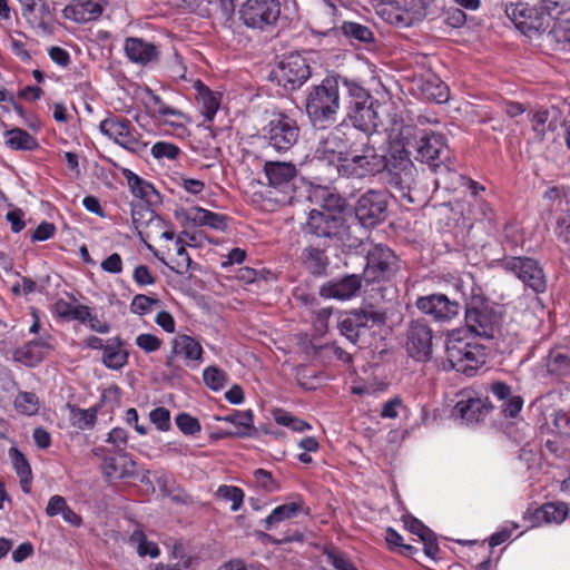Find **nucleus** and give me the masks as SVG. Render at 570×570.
Wrapping results in <instances>:
<instances>
[{
  "label": "nucleus",
  "instance_id": "obj_46",
  "mask_svg": "<svg viewBox=\"0 0 570 570\" xmlns=\"http://www.w3.org/2000/svg\"><path fill=\"white\" fill-rule=\"evenodd\" d=\"M153 205H132L131 206V219L136 229L142 226H147L154 220H159L158 215L151 208ZM138 235L142 238V233L138 230Z\"/></svg>",
  "mask_w": 570,
  "mask_h": 570
},
{
  "label": "nucleus",
  "instance_id": "obj_62",
  "mask_svg": "<svg viewBox=\"0 0 570 570\" xmlns=\"http://www.w3.org/2000/svg\"><path fill=\"white\" fill-rule=\"evenodd\" d=\"M523 399L521 395H511L502 403V413L505 417L514 419L521 412Z\"/></svg>",
  "mask_w": 570,
  "mask_h": 570
},
{
  "label": "nucleus",
  "instance_id": "obj_52",
  "mask_svg": "<svg viewBox=\"0 0 570 570\" xmlns=\"http://www.w3.org/2000/svg\"><path fill=\"white\" fill-rule=\"evenodd\" d=\"M338 330L342 335H344L352 343H356L362 334L361 328L357 325V322L354 320V316L351 313H346L344 317L341 318L338 323Z\"/></svg>",
  "mask_w": 570,
  "mask_h": 570
},
{
  "label": "nucleus",
  "instance_id": "obj_55",
  "mask_svg": "<svg viewBox=\"0 0 570 570\" xmlns=\"http://www.w3.org/2000/svg\"><path fill=\"white\" fill-rule=\"evenodd\" d=\"M326 561L335 570H357L347 556L338 550L332 549L325 551Z\"/></svg>",
  "mask_w": 570,
  "mask_h": 570
},
{
  "label": "nucleus",
  "instance_id": "obj_4",
  "mask_svg": "<svg viewBox=\"0 0 570 570\" xmlns=\"http://www.w3.org/2000/svg\"><path fill=\"white\" fill-rule=\"evenodd\" d=\"M446 355L451 368L466 376H474L487 362L485 347L475 338L452 334L446 342Z\"/></svg>",
  "mask_w": 570,
  "mask_h": 570
},
{
  "label": "nucleus",
  "instance_id": "obj_18",
  "mask_svg": "<svg viewBox=\"0 0 570 570\" xmlns=\"http://www.w3.org/2000/svg\"><path fill=\"white\" fill-rule=\"evenodd\" d=\"M348 226L344 216H334L326 212L313 209L309 212L306 230L318 238L342 242L347 234Z\"/></svg>",
  "mask_w": 570,
  "mask_h": 570
},
{
  "label": "nucleus",
  "instance_id": "obj_10",
  "mask_svg": "<svg viewBox=\"0 0 570 570\" xmlns=\"http://www.w3.org/2000/svg\"><path fill=\"white\" fill-rule=\"evenodd\" d=\"M389 23L407 28L424 20L434 0H381Z\"/></svg>",
  "mask_w": 570,
  "mask_h": 570
},
{
  "label": "nucleus",
  "instance_id": "obj_2",
  "mask_svg": "<svg viewBox=\"0 0 570 570\" xmlns=\"http://www.w3.org/2000/svg\"><path fill=\"white\" fill-rule=\"evenodd\" d=\"M379 107L370 91L355 79L350 83L347 96L346 118L352 122L353 128L360 134H366L370 138L377 130L381 119L376 108Z\"/></svg>",
  "mask_w": 570,
  "mask_h": 570
},
{
  "label": "nucleus",
  "instance_id": "obj_33",
  "mask_svg": "<svg viewBox=\"0 0 570 570\" xmlns=\"http://www.w3.org/2000/svg\"><path fill=\"white\" fill-rule=\"evenodd\" d=\"M124 342L119 336L108 338L102 352L101 363L109 370L119 371L127 363L129 354L122 348Z\"/></svg>",
  "mask_w": 570,
  "mask_h": 570
},
{
  "label": "nucleus",
  "instance_id": "obj_48",
  "mask_svg": "<svg viewBox=\"0 0 570 570\" xmlns=\"http://www.w3.org/2000/svg\"><path fill=\"white\" fill-rule=\"evenodd\" d=\"M14 409L26 415H33L39 411V399L32 392H20L14 399Z\"/></svg>",
  "mask_w": 570,
  "mask_h": 570
},
{
  "label": "nucleus",
  "instance_id": "obj_14",
  "mask_svg": "<svg viewBox=\"0 0 570 570\" xmlns=\"http://www.w3.org/2000/svg\"><path fill=\"white\" fill-rule=\"evenodd\" d=\"M387 207V191L370 189L358 197L354 213L363 227L374 228L386 219Z\"/></svg>",
  "mask_w": 570,
  "mask_h": 570
},
{
  "label": "nucleus",
  "instance_id": "obj_24",
  "mask_svg": "<svg viewBox=\"0 0 570 570\" xmlns=\"http://www.w3.org/2000/svg\"><path fill=\"white\" fill-rule=\"evenodd\" d=\"M122 176L127 180L132 196L142 202L140 205H154L160 200V195L151 183L128 168L122 169Z\"/></svg>",
  "mask_w": 570,
  "mask_h": 570
},
{
  "label": "nucleus",
  "instance_id": "obj_1",
  "mask_svg": "<svg viewBox=\"0 0 570 570\" xmlns=\"http://www.w3.org/2000/svg\"><path fill=\"white\" fill-rule=\"evenodd\" d=\"M354 79L337 72L327 73L320 83L306 90L304 107L311 125L325 129L334 125L341 109V90L348 96Z\"/></svg>",
  "mask_w": 570,
  "mask_h": 570
},
{
  "label": "nucleus",
  "instance_id": "obj_7",
  "mask_svg": "<svg viewBox=\"0 0 570 570\" xmlns=\"http://www.w3.org/2000/svg\"><path fill=\"white\" fill-rule=\"evenodd\" d=\"M466 328L480 337H493L494 313L480 287L473 286L465 301Z\"/></svg>",
  "mask_w": 570,
  "mask_h": 570
},
{
  "label": "nucleus",
  "instance_id": "obj_25",
  "mask_svg": "<svg viewBox=\"0 0 570 570\" xmlns=\"http://www.w3.org/2000/svg\"><path fill=\"white\" fill-rule=\"evenodd\" d=\"M173 354L184 358L186 365L199 364L204 350L198 341L187 334H178L170 342Z\"/></svg>",
  "mask_w": 570,
  "mask_h": 570
},
{
  "label": "nucleus",
  "instance_id": "obj_36",
  "mask_svg": "<svg viewBox=\"0 0 570 570\" xmlns=\"http://www.w3.org/2000/svg\"><path fill=\"white\" fill-rule=\"evenodd\" d=\"M194 88L200 114L207 121H213L219 108V98L200 80L194 83Z\"/></svg>",
  "mask_w": 570,
  "mask_h": 570
},
{
  "label": "nucleus",
  "instance_id": "obj_9",
  "mask_svg": "<svg viewBox=\"0 0 570 570\" xmlns=\"http://www.w3.org/2000/svg\"><path fill=\"white\" fill-rule=\"evenodd\" d=\"M261 132L269 147L277 153H286L298 141L299 127L292 117L277 112L273 114Z\"/></svg>",
  "mask_w": 570,
  "mask_h": 570
},
{
  "label": "nucleus",
  "instance_id": "obj_32",
  "mask_svg": "<svg viewBox=\"0 0 570 570\" xmlns=\"http://www.w3.org/2000/svg\"><path fill=\"white\" fill-rule=\"evenodd\" d=\"M350 313L354 316L362 332L373 327H381L386 322L385 311L370 303H363L358 308H354Z\"/></svg>",
  "mask_w": 570,
  "mask_h": 570
},
{
  "label": "nucleus",
  "instance_id": "obj_21",
  "mask_svg": "<svg viewBox=\"0 0 570 570\" xmlns=\"http://www.w3.org/2000/svg\"><path fill=\"white\" fill-rule=\"evenodd\" d=\"M548 18L554 20L549 37L558 45L570 43V0H543Z\"/></svg>",
  "mask_w": 570,
  "mask_h": 570
},
{
  "label": "nucleus",
  "instance_id": "obj_59",
  "mask_svg": "<svg viewBox=\"0 0 570 570\" xmlns=\"http://www.w3.org/2000/svg\"><path fill=\"white\" fill-rule=\"evenodd\" d=\"M176 245H177V256L179 257V259L176 262V267H171V269L176 274L183 275L189 271L193 261L189 257V255L183 244V240L179 237L176 239Z\"/></svg>",
  "mask_w": 570,
  "mask_h": 570
},
{
  "label": "nucleus",
  "instance_id": "obj_56",
  "mask_svg": "<svg viewBox=\"0 0 570 570\" xmlns=\"http://www.w3.org/2000/svg\"><path fill=\"white\" fill-rule=\"evenodd\" d=\"M255 484L265 492L273 493L279 490L278 483L272 476V473L265 469H256L253 472Z\"/></svg>",
  "mask_w": 570,
  "mask_h": 570
},
{
  "label": "nucleus",
  "instance_id": "obj_39",
  "mask_svg": "<svg viewBox=\"0 0 570 570\" xmlns=\"http://www.w3.org/2000/svg\"><path fill=\"white\" fill-rule=\"evenodd\" d=\"M51 350V345L43 338H36L18 351L21 355L19 360L23 361L28 366H36L47 356Z\"/></svg>",
  "mask_w": 570,
  "mask_h": 570
},
{
  "label": "nucleus",
  "instance_id": "obj_63",
  "mask_svg": "<svg viewBox=\"0 0 570 570\" xmlns=\"http://www.w3.org/2000/svg\"><path fill=\"white\" fill-rule=\"evenodd\" d=\"M403 523H404V528L406 530H409L411 533L417 535L420 538V540L432 531L422 521H420L419 519H416L412 515L403 517Z\"/></svg>",
  "mask_w": 570,
  "mask_h": 570
},
{
  "label": "nucleus",
  "instance_id": "obj_29",
  "mask_svg": "<svg viewBox=\"0 0 570 570\" xmlns=\"http://www.w3.org/2000/svg\"><path fill=\"white\" fill-rule=\"evenodd\" d=\"M217 421L227 422L234 425L230 431L236 438H255L258 430L254 426V413L252 410H234L230 414L216 416Z\"/></svg>",
  "mask_w": 570,
  "mask_h": 570
},
{
  "label": "nucleus",
  "instance_id": "obj_58",
  "mask_svg": "<svg viewBox=\"0 0 570 570\" xmlns=\"http://www.w3.org/2000/svg\"><path fill=\"white\" fill-rule=\"evenodd\" d=\"M159 304L158 298L149 297L144 294H137L134 296L130 303V311L134 314L145 315L151 311L153 305Z\"/></svg>",
  "mask_w": 570,
  "mask_h": 570
},
{
  "label": "nucleus",
  "instance_id": "obj_20",
  "mask_svg": "<svg viewBox=\"0 0 570 570\" xmlns=\"http://www.w3.org/2000/svg\"><path fill=\"white\" fill-rule=\"evenodd\" d=\"M432 330L424 318L410 322L406 330V352L419 362H425L432 354Z\"/></svg>",
  "mask_w": 570,
  "mask_h": 570
},
{
  "label": "nucleus",
  "instance_id": "obj_41",
  "mask_svg": "<svg viewBox=\"0 0 570 570\" xmlns=\"http://www.w3.org/2000/svg\"><path fill=\"white\" fill-rule=\"evenodd\" d=\"M4 144L11 150L31 151L38 148V141L28 131L21 128L6 130Z\"/></svg>",
  "mask_w": 570,
  "mask_h": 570
},
{
  "label": "nucleus",
  "instance_id": "obj_11",
  "mask_svg": "<svg viewBox=\"0 0 570 570\" xmlns=\"http://www.w3.org/2000/svg\"><path fill=\"white\" fill-rule=\"evenodd\" d=\"M240 21L249 29L267 31L281 16L279 0H246L238 9Z\"/></svg>",
  "mask_w": 570,
  "mask_h": 570
},
{
  "label": "nucleus",
  "instance_id": "obj_3",
  "mask_svg": "<svg viewBox=\"0 0 570 570\" xmlns=\"http://www.w3.org/2000/svg\"><path fill=\"white\" fill-rule=\"evenodd\" d=\"M389 163L390 156L379 154L371 138L363 134L338 171L347 177L363 178L384 171Z\"/></svg>",
  "mask_w": 570,
  "mask_h": 570
},
{
  "label": "nucleus",
  "instance_id": "obj_51",
  "mask_svg": "<svg viewBox=\"0 0 570 570\" xmlns=\"http://www.w3.org/2000/svg\"><path fill=\"white\" fill-rule=\"evenodd\" d=\"M130 541L138 542L137 552L141 557L149 556L151 558H156L160 553L158 546L153 541H148L144 532L140 530H135L132 532Z\"/></svg>",
  "mask_w": 570,
  "mask_h": 570
},
{
  "label": "nucleus",
  "instance_id": "obj_34",
  "mask_svg": "<svg viewBox=\"0 0 570 570\" xmlns=\"http://www.w3.org/2000/svg\"><path fill=\"white\" fill-rule=\"evenodd\" d=\"M569 509L566 503L548 502L531 515V525L539 527L542 523H561L568 515Z\"/></svg>",
  "mask_w": 570,
  "mask_h": 570
},
{
  "label": "nucleus",
  "instance_id": "obj_23",
  "mask_svg": "<svg viewBox=\"0 0 570 570\" xmlns=\"http://www.w3.org/2000/svg\"><path fill=\"white\" fill-rule=\"evenodd\" d=\"M124 49L127 58L131 62L142 66L157 61L159 57L158 48L142 38H127L125 40Z\"/></svg>",
  "mask_w": 570,
  "mask_h": 570
},
{
  "label": "nucleus",
  "instance_id": "obj_27",
  "mask_svg": "<svg viewBox=\"0 0 570 570\" xmlns=\"http://www.w3.org/2000/svg\"><path fill=\"white\" fill-rule=\"evenodd\" d=\"M264 173L269 186L275 188L287 187L297 176L295 165L287 161H265Z\"/></svg>",
  "mask_w": 570,
  "mask_h": 570
},
{
  "label": "nucleus",
  "instance_id": "obj_47",
  "mask_svg": "<svg viewBox=\"0 0 570 570\" xmlns=\"http://www.w3.org/2000/svg\"><path fill=\"white\" fill-rule=\"evenodd\" d=\"M203 380L208 389L218 392L225 387L228 381V375L225 371L220 370L219 367L210 365L204 368Z\"/></svg>",
  "mask_w": 570,
  "mask_h": 570
},
{
  "label": "nucleus",
  "instance_id": "obj_6",
  "mask_svg": "<svg viewBox=\"0 0 570 570\" xmlns=\"http://www.w3.org/2000/svg\"><path fill=\"white\" fill-rule=\"evenodd\" d=\"M415 159L425 163L433 171L448 170L450 150L443 134L419 130L414 138Z\"/></svg>",
  "mask_w": 570,
  "mask_h": 570
},
{
  "label": "nucleus",
  "instance_id": "obj_19",
  "mask_svg": "<svg viewBox=\"0 0 570 570\" xmlns=\"http://www.w3.org/2000/svg\"><path fill=\"white\" fill-rule=\"evenodd\" d=\"M415 306L422 314L429 315L439 323L451 322L459 316L461 311L460 303L443 293L419 296Z\"/></svg>",
  "mask_w": 570,
  "mask_h": 570
},
{
  "label": "nucleus",
  "instance_id": "obj_44",
  "mask_svg": "<svg viewBox=\"0 0 570 570\" xmlns=\"http://www.w3.org/2000/svg\"><path fill=\"white\" fill-rule=\"evenodd\" d=\"M341 30L350 41H357L360 43L374 42L373 31L360 22L345 21L341 26Z\"/></svg>",
  "mask_w": 570,
  "mask_h": 570
},
{
  "label": "nucleus",
  "instance_id": "obj_17",
  "mask_svg": "<svg viewBox=\"0 0 570 570\" xmlns=\"http://www.w3.org/2000/svg\"><path fill=\"white\" fill-rule=\"evenodd\" d=\"M505 13L515 28L528 37L543 32L549 27L547 13L528 3H510L505 7Z\"/></svg>",
  "mask_w": 570,
  "mask_h": 570
},
{
  "label": "nucleus",
  "instance_id": "obj_42",
  "mask_svg": "<svg viewBox=\"0 0 570 570\" xmlns=\"http://www.w3.org/2000/svg\"><path fill=\"white\" fill-rule=\"evenodd\" d=\"M303 510V501H295L276 507L265 519L264 525L269 530L273 525L295 518Z\"/></svg>",
  "mask_w": 570,
  "mask_h": 570
},
{
  "label": "nucleus",
  "instance_id": "obj_13",
  "mask_svg": "<svg viewBox=\"0 0 570 570\" xmlns=\"http://www.w3.org/2000/svg\"><path fill=\"white\" fill-rule=\"evenodd\" d=\"M499 265L507 273L518 277L533 293L540 294L546 291V276L535 259L525 256H509L502 258Z\"/></svg>",
  "mask_w": 570,
  "mask_h": 570
},
{
  "label": "nucleus",
  "instance_id": "obj_60",
  "mask_svg": "<svg viewBox=\"0 0 570 570\" xmlns=\"http://www.w3.org/2000/svg\"><path fill=\"white\" fill-rule=\"evenodd\" d=\"M136 345L145 353H153L160 348L163 342L154 334L142 333L136 337Z\"/></svg>",
  "mask_w": 570,
  "mask_h": 570
},
{
  "label": "nucleus",
  "instance_id": "obj_8",
  "mask_svg": "<svg viewBox=\"0 0 570 570\" xmlns=\"http://www.w3.org/2000/svg\"><path fill=\"white\" fill-rule=\"evenodd\" d=\"M360 134L356 130H344L343 126L335 127L326 136L320 140L315 155L321 160L330 164L338 161L344 164L350 156V151L354 149L355 144L360 140Z\"/></svg>",
  "mask_w": 570,
  "mask_h": 570
},
{
  "label": "nucleus",
  "instance_id": "obj_35",
  "mask_svg": "<svg viewBox=\"0 0 570 570\" xmlns=\"http://www.w3.org/2000/svg\"><path fill=\"white\" fill-rule=\"evenodd\" d=\"M40 7L38 12L36 9L32 11V14L29 17H23V19L36 30H40L42 33L50 35L53 30V22L56 19V7L55 4H50L47 1H39Z\"/></svg>",
  "mask_w": 570,
  "mask_h": 570
},
{
  "label": "nucleus",
  "instance_id": "obj_26",
  "mask_svg": "<svg viewBox=\"0 0 570 570\" xmlns=\"http://www.w3.org/2000/svg\"><path fill=\"white\" fill-rule=\"evenodd\" d=\"M102 473L108 479H126L136 475V462L127 454L118 452L114 456H105Z\"/></svg>",
  "mask_w": 570,
  "mask_h": 570
},
{
  "label": "nucleus",
  "instance_id": "obj_57",
  "mask_svg": "<svg viewBox=\"0 0 570 570\" xmlns=\"http://www.w3.org/2000/svg\"><path fill=\"white\" fill-rule=\"evenodd\" d=\"M175 422L177 428L185 435H195L202 430L199 421L188 413H179L176 416Z\"/></svg>",
  "mask_w": 570,
  "mask_h": 570
},
{
  "label": "nucleus",
  "instance_id": "obj_37",
  "mask_svg": "<svg viewBox=\"0 0 570 570\" xmlns=\"http://www.w3.org/2000/svg\"><path fill=\"white\" fill-rule=\"evenodd\" d=\"M302 262L304 267L313 276H323L326 274L330 261L324 249L314 246H307L302 252Z\"/></svg>",
  "mask_w": 570,
  "mask_h": 570
},
{
  "label": "nucleus",
  "instance_id": "obj_31",
  "mask_svg": "<svg viewBox=\"0 0 570 570\" xmlns=\"http://www.w3.org/2000/svg\"><path fill=\"white\" fill-rule=\"evenodd\" d=\"M186 219L193 223L195 226H206L219 232H225L228 227L227 215L214 213L198 206L190 208L186 213Z\"/></svg>",
  "mask_w": 570,
  "mask_h": 570
},
{
  "label": "nucleus",
  "instance_id": "obj_53",
  "mask_svg": "<svg viewBox=\"0 0 570 570\" xmlns=\"http://www.w3.org/2000/svg\"><path fill=\"white\" fill-rule=\"evenodd\" d=\"M217 493L220 498L232 502L230 510L233 512L240 509L244 501V492L240 488L234 485H220Z\"/></svg>",
  "mask_w": 570,
  "mask_h": 570
},
{
  "label": "nucleus",
  "instance_id": "obj_28",
  "mask_svg": "<svg viewBox=\"0 0 570 570\" xmlns=\"http://www.w3.org/2000/svg\"><path fill=\"white\" fill-rule=\"evenodd\" d=\"M104 12L100 1L86 0L75 4H68L63 8L62 14L66 19L78 23H86L97 20Z\"/></svg>",
  "mask_w": 570,
  "mask_h": 570
},
{
  "label": "nucleus",
  "instance_id": "obj_43",
  "mask_svg": "<svg viewBox=\"0 0 570 570\" xmlns=\"http://www.w3.org/2000/svg\"><path fill=\"white\" fill-rule=\"evenodd\" d=\"M70 412V423L79 430L92 429L97 421L98 410L95 406L80 409L77 405L68 404Z\"/></svg>",
  "mask_w": 570,
  "mask_h": 570
},
{
  "label": "nucleus",
  "instance_id": "obj_45",
  "mask_svg": "<svg viewBox=\"0 0 570 570\" xmlns=\"http://www.w3.org/2000/svg\"><path fill=\"white\" fill-rule=\"evenodd\" d=\"M547 370L557 377L566 376L570 371V357L559 350L551 351L547 358Z\"/></svg>",
  "mask_w": 570,
  "mask_h": 570
},
{
  "label": "nucleus",
  "instance_id": "obj_12",
  "mask_svg": "<svg viewBox=\"0 0 570 570\" xmlns=\"http://www.w3.org/2000/svg\"><path fill=\"white\" fill-rule=\"evenodd\" d=\"M311 77V67L299 53H291L282 58L271 72V79L286 91L301 88Z\"/></svg>",
  "mask_w": 570,
  "mask_h": 570
},
{
  "label": "nucleus",
  "instance_id": "obj_49",
  "mask_svg": "<svg viewBox=\"0 0 570 570\" xmlns=\"http://www.w3.org/2000/svg\"><path fill=\"white\" fill-rule=\"evenodd\" d=\"M145 99L146 105L154 109V111L158 112L160 116H183V112L168 107L161 97L155 91H153L150 88L145 89Z\"/></svg>",
  "mask_w": 570,
  "mask_h": 570
},
{
  "label": "nucleus",
  "instance_id": "obj_15",
  "mask_svg": "<svg viewBox=\"0 0 570 570\" xmlns=\"http://www.w3.org/2000/svg\"><path fill=\"white\" fill-rule=\"evenodd\" d=\"M399 268L397 256L385 245L376 244L366 254L364 276L367 282L390 281Z\"/></svg>",
  "mask_w": 570,
  "mask_h": 570
},
{
  "label": "nucleus",
  "instance_id": "obj_30",
  "mask_svg": "<svg viewBox=\"0 0 570 570\" xmlns=\"http://www.w3.org/2000/svg\"><path fill=\"white\" fill-rule=\"evenodd\" d=\"M491 409L492 405L481 399H468L455 404L453 414L466 424H472L483 420Z\"/></svg>",
  "mask_w": 570,
  "mask_h": 570
},
{
  "label": "nucleus",
  "instance_id": "obj_22",
  "mask_svg": "<svg viewBox=\"0 0 570 570\" xmlns=\"http://www.w3.org/2000/svg\"><path fill=\"white\" fill-rule=\"evenodd\" d=\"M362 277L357 274H346L325 282L320 287V296L325 299L348 301L360 293Z\"/></svg>",
  "mask_w": 570,
  "mask_h": 570
},
{
  "label": "nucleus",
  "instance_id": "obj_40",
  "mask_svg": "<svg viewBox=\"0 0 570 570\" xmlns=\"http://www.w3.org/2000/svg\"><path fill=\"white\" fill-rule=\"evenodd\" d=\"M9 455L12 461L13 469L19 478L21 490L24 493H30L32 482V470L26 455L17 448L9 450Z\"/></svg>",
  "mask_w": 570,
  "mask_h": 570
},
{
  "label": "nucleus",
  "instance_id": "obj_38",
  "mask_svg": "<svg viewBox=\"0 0 570 570\" xmlns=\"http://www.w3.org/2000/svg\"><path fill=\"white\" fill-rule=\"evenodd\" d=\"M420 88L426 99L436 104H443L449 100L450 90L448 85L435 75H429L423 78Z\"/></svg>",
  "mask_w": 570,
  "mask_h": 570
},
{
  "label": "nucleus",
  "instance_id": "obj_50",
  "mask_svg": "<svg viewBox=\"0 0 570 570\" xmlns=\"http://www.w3.org/2000/svg\"><path fill=\"white\" fill-rule=\"evenodd\" d=\"M322 210L334 216H344L343 212L346 206V200L338 194L325 191L322 197Z\"/></svg>",
  "mask_w": 570,
  "mask_h": 570
},
{
  "label": "nucleus",
  "instance_id": "obj_16",
  "mask_svg": "<svg viewBox=\"0 0 570 570\" xmlns=\"http://www.w3.org/2000/svg\"><path fill=\"white\" fill-rule=\"evenodd\" d=\"M99 130L104 136L130 153L140 155L147 149V142L138 139L135 128L127 118L108 117L100 121Z\"/></svg>",
  "mask_w": 570,
  "mask_h": 570
},
{
  "label": "nucleus",
  "instance_id": "obj_54",
  "mask_svg": "<svg viewBox=\"0 0 570 570\" xmlns=\"http://www.w3.org/2000/svg\"><path fill=\"white\" fill-rule=\"evenodd\" d=\"M150 153L156 159L175 160L180 154V148L173 142L157 141L153 145Z\"/></svg>",
  "mask_w": 570,
  "mask_h": 570
},
{
  "label": "nucleus",
  "instance_id": "obj_64",
  "mask_svg": "<svg viewBox=\"0 0 570 570\" xmlns=\"http://www.w3.org/2000/svg\"><path fill=\"white\" fill-rule=\"evenodd\" d=\"M553 232L560 242L564 244L570 242V216L568 214L557 218Z\"/></svg>",
  "mask_w": 570,
  "mask_h": 570
},
{
  "label": "nucleus",
  "instance_id": "obj_5",
  "mask_svg": "<svg viewBox=\"0 0 570 570\" xmlns=\"http://www.w3.org/2000/svg\"><path fill=\"white\" fill-rule=\"evenodd\" d=\"M386 183L392 196L400 200L414 203L411 189L415 180L416 168L404 148L393 149L390 154V163L386 169Z\"/></svg>",
  "mask_w": 570,
  "mask_h": 570
},
{
  "label": "nucleus",
  "instance_id": "obj_61",
  "mask_svg": "<svg viewBox=\"0 0 570 570\" xmlns=\"http://www.w3.org/2000/svg\"><path fill=\"white\" fill-rule=\"evenodd\" d=\"M149 419L159 431H168L170 428V412L166 407H156L149 413Z\"/></svg>",
  "mask_w": 570,
  "mask_h": 570
}]
</instances>
